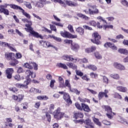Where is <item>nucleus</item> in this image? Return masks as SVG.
Wrapping results in <instances>:
<instances>
[{
	"mask_svg": "<svg viewBox=\"0 0 128 128\" xmlns=\"http://www.w3.org/2000/svg\"><path fill=\"white\" fill-rule=\"evenodd\" d=\"M10 44L6 42H0V46H4V48H6V46H9Z\"/></svg>",
	"mask_w": 128,
	"mask_h": 128,
	"instance_id": "4c0bfd02",
	"label": "nucleus"
},
{
	"mask_svg": "<svg viewBox=\"0 0 128 128\" xmlns=\"http://www.w3.org/2000/svg\"><path fill=\"white\" fill-rule=\"evenodd\" d=\"M9 6L11 8H13L14 10H19L21 11L22 10V8L14 4H10Z\"/></svg>",
	"mask_w": 128,
	"mask_h": 128,
	"instance_id": "2eb2a0df",
	"label": "nucleus"
},
{
	"mask_svg": "<svg viewBox=\"0 0 128 128\" xmlns=\"http://www.w3.org/2000/svg\"><path fill=\"white\" fill-rule=\"evenodd\" d=\"M16 88H28V86L26 84H22L20 83H17L14 84Z\"/></svg>",
	"mask_w": 128,
	"mask_h": 128,
	"instance_id": "a211bd4d",
	"label": "nucleus"
},
{
	"mask_svg": "<svg viewBox=\"0 0 128 128\" xmlns=\"http://www.w3.org/2000/svg\"><path fill=\"white\" fill-rule=\"evenodd\" d=\"M122 4L123 6H128V2L126 1V0H123L122 1Z\"/></svg>",
	"mask_w": 128,
	"mask_h": 128,
	"instance_id": "e2e57ef3",
	"label": "nucleus"
},
{
	"mask_svg": "<svg viewBox=\"0 0 128 128\" xmlns=\"http://www.w3.org/2000/svg\"><path fill=\"white\" fill-rule=\"evenodd\" d=\"M52 2H59V4H61L62 5V6H66V4H64V2H62V0H51Z\"/></svg>",
	"mask_w": 128,
	"mask_h": 128,
	"instance_id": "e433bc0d",
	"label": "nucleus"
},
{
	"mask_svg": "<svg viewBox=\"0 0 128 128\" xmlns=\"http://www.w3.org/2000/svg\"><path fill=\"white\" fill-rule=\"evenodd\" d=\"M65 4L69 6H78V4L70 0H66Z\"/></svg>",
	"mask_w": 128,
	"mask_h": 128,
	"instance_id": "f8f14e48",
	"label": "nucleus"
},
{
	"mask_svg": "<svg viewBox=\"0 0 128 128\" xmlns=\"http://www.w3.org/2000/svg\"><path fill=\"white\" fill-rule=\"evenodd\" d=\"M4 14H6V16H8L10 14V11L8 10V9H6L4 8L3 12H2Z\"/></svg>",
	"mask_w": 128,
	"mask_h": 128,
	"instance_id": "3c124183",
	"label": "nucleus"
},
{
	"mask_svg": "<svg viewBox=\"0 0 128 128\" xmlns=\"http://www.w3.org/2000/svg\"><path fill=\"white\" fill-rule=\"evenodd\" d=\"M18 74H22V72H24V70L22 67H19L17 70Z\"/></svg>",
	"mask_w": 128,
	"mask_h": 128,
	"instance_id": "c03bdc74",
	"label": "nucleus"
},
{
	"mask_svg": "<svg viewBox=\"0 0 128 128\" xmlns=\"http://www.w3.org/2000/svg\"><path fill=\"white\" fill-rule=\"evenodd\" d=\"M65 86H67L68 88H69L70 90H71L72 87L70 86V81H68V80H66Z\"/></svg>",
	"mask_w": 128,
	"mask_h": 128,
	"instance_id": "473e14b6",
	"label": "nucleus"
},
{
	"mask_svg": "<svg viewBox=\"0 0 128 128\" xmlns=\"http://www.w3.org/2000/svg\"><path fill=\"white\" fill-rule=\"evenodd\" d=\"M34 66H36V63L31 62L26 63L25 64H24V68H26L32 70V68H34Z\"/></svg>",
	"mask_w": 128,
	"mask_h": 128,
	"instance_id": "423d86ee",
	"label": "nucleus"
},
{
	"mask_svg": "<svg viewBox=\"0 0 128 128\" xmlns=\"http://www.w3.org/2000/svg\"><path fill=\"white\" fill-rule=\"evenodd\" d=\"M53 115L54 118L60 120L64 118V113L60 112V108H58L56 110L53 112Z\"/></svg>",
	"mask_w": 128,
	"mask_h": 128,
	"instance_id": "f257e3e1",
	"label": "nucleus"
},
{
	"mask_svg": "<svg viewBox=\"0 0 128 128\" xmlns=\"http://www.w3.org/2000/svg\"><path fill=\"white\" fill-rule=\"evenodd\" d=\"M63 98L64 100H66L67 104H72V102L70 100V94H68V93L66 92L64 94V95L63 96Z\"/></svg>",
	"mask_w": 128,
	"mask_h": 128,
	"instance_id": "7ed1b4c3",
	"label": "nucleus"
},
{
	"mask_svg": "<svg viewBox=\"0 0 128 128\" xmlns=\"http://www.w3.org/2000/svg\"><path fill=\"white\" fill-rule=\"evenodd\" d=\"M98 20H100V22H104L105 24H106V20H104V18H102V16H98L97 18Z\"/></svg>",
	"mask_w": 128,
	"mask_h": 128,
	"instance_id": "4d7b16f0",
	"label": "nucleus"
},
{
	"mask_svg": "<svg viewBox=\"0 0 128 128\" xmlns=\"http://www.w3.org/2000/svg\"><path fill=\"white\" fill-rule=\"evenodd\" d=\"M66 65L68 66L71 68H72L73 70H76L77 68L76 66V64H74V63L67 62Z\"/></svg>",
	"mask_w": 128,
	"mask_h": 128,
	"instance_id": "393cba45",
	"label": "nucleus"
},
{
	"mask_svg": "<svg viewBox=\"0 0 128 128\" xmlns=\"http://www.w3.org/2000/svg\"><path fill=\"white\" fill-rule=\"evenodd\" d=\"M94 56H95L96 58H98V60L102 58V55H100V54L98 53V52H95Z\"/></svg>",
	"mask_w": 128,
	"mask_h": 128,
	"instance_id": "58836bf2",
	"label": "nucleus"
},
{
	"mask_svg": "<svg viewBox=\"0 0 128 128\" xmlns=\"http://www.w3.org/2000/svg\"><path fill=\"white\" fill-rule=\"evenodd\" d=\"M110 76L114 80H120V75L118 74H111Z\"/></svg>",
	"mask_w": 128,
	"mask_h": 128,
	"instance_id": "bb28decb",
	"label": "nucleus"
},
{
	"mask_svg": "<svg viewBox=\"0 0 128 128\" xmlns=\"http://www.w3.org/2000/svg\"><path fill=\"white\" fill-rule=\"evenodd\" d=\"M104 110L106 112H107V113L108 112H112V108L108 106H104Z\"/></svg>",
	"mask_w": 128,
	"mask_h": 128,
	"instance_id": "c85d7f7f",
	"label": "nucleus"
},
{
	"mask_svg": "<svg viewBox=\"0 0 128 128\" xmlns=\"http://www.w3.org/2000/svg\"><path fill=\"white\" fill-rule=\"evenodd\" d=\"M45 2L46 0H39V1L36 2V8H44Z\"/></svg>",
	"mask_w": 128,
	"mask_h": 128,
	"instance_id": "9d476101",
	"label": "nucleus"
},
{
	"mask_svg": "<svg viewBox=\"0 0 128 128\" xmlns=\"http://www.w3.org/2000/svg\"><path fill=\"white\" fill-rule=\"evenodd\" d=\"M18 102H22V100H24V95L22 94H18Z\"/></svg>",
	"mask_w": 128,
	"mask_h": 128,
	"instance_id": "864d4df0",
	"label": "nucleus"
},
{
	"mask_svg": "<svg viewBox=\"0 0 128 128\" xmlns=\"http://www.w3.org/2000/svg\"><path fill=\"white\" fill-rule=\"evenodd\" d=\"M70 92H74V94H76L77 96H80V91H79L76 88H72L70 90Z\"/></svg>",
	"mask_w": 128,
	"mask_h": 128,
	"instance_id": "a878e982",
	"label": "nucleus"
},
{
	"mask_svg": "<svg viewBox=\"0 0 128 128\" xmlns=\"http://www.w3.org/2000/svg\"><path fill=\"white\" fill-rule=\"evenodd\" d=\"M60 82L59 86L60 88H66V86H64V81H61Z\"/></svg>",
	"mask_w": 128,
	"mask_h": 128,
	"instance_id": "680f3d73",
	"label": "nucleus"
},
{
	"mask_svg": "<svg viewBox=\"0 0 128 128\" xmlns=\"http://www.w3.org/2000/svg\"><path fill=\"white\" fill-rule=\"evenodd\" d=\"M68 28L69 30L72 32V34H74V28L72 27V26L70 24L68 26Z\"/></svg>",
	"mask_w": 128,
	"mask_h": 128,
	"instance_id": "ea45409f",
	"label": "nucleus"
},
{
	"mask_svg": "<svg viewBox=\"0 0 128 128\" xmlns=\"http://www.w3.org/2000/svg\"><path fill=\"white\" fill-rule=\"evenodd\" d=\"M40 92V90L38 89H36V88H31L30 89V92Z\"/></svg>",
	"mask_w": 128,
	"mask_h": 128,
	"instance_id": "79ce46f5",
	"label": "nucleus"
},
{
	"mask_svg": "<svg viewBox=\"0 0 128 128\" xmlns=\"http://www.w3.org/2000/svg\"><path fill=\"white\" fill-rule=\"evenodd\" d=\"M64 42L65 44H72V41L70 40H64Z\"/></svg>",
	"mask_w": 128,
	"mask_h": 128,
	"instance_id": "69168bd1",
	"label": "nucleus"
},
{
	"mask_svg": "<svg viewBox=\"0 0 128 128\" xmlns=\"http://www.w3.org/2000/svg\"><path fill=\"white\" fill-rule=\"evenodd\" d=\"M76 30L77 32H78L81 36H82L84 32V30L82 27H78Z\"/></svg>",
	"mask_w": 128,
	"mask_h": 128,
	"instance_id": "5701e85b",
	"label": "nucleus"
},
{
	"mask_svg": "<svg viewBox=\"0 0 128 128\" xmlns=\"http://www.w3.org/2000/svg\"><path fill=\"white\" fill-rule=\"evenodd\" d=\"M71 49L74 52H78L80 50V46L76 42H73L71 44Z\"/></svg>",
	"mask_w": 128,
	"mask_h": 128,
	"instance_id": "0eeeda50",
	"label": "nucleus"
},
{
	"mask_svg": "<svg viewBox=\"0 0 128 128\" xmlns=\"http://www.w3.org/2000/svg\"><path fill=\"white\" fill-rule=\"evenodd\" d=\"M88 68H89V70H94V72L95 70H98L96 66L94 65L89 64L88 66Z\"/></svg>",
	"mask_w": 128,
	"mask_h": 128,
	"instance_id": "cd10ccee",
	"label": "nucleus"
},
{
	"mask_svg": "<svg viewBox=\"0 0 128 128\" xmlns=\"http://www.w3.org/2000/svg\"><path fill=\"white\" fill-rule=\"evenodd\" d=\"M116 90H119V92H126V90H128V88H126L122 86H117Z\"/></svg>",
	"mask_w": 128,
	"mask_h": 128,
	"instance_id": "6ab92c4d",
	"label": "nucleus"
},
{
	"mask_svg": "<svg viewBox=\"0 0 128 128\" xmlns=\"http://www.w3.org/2000/svg\"><path fill=\"white\" fill-rule=\"evenodd\" d=\"M62 59L64 60H67V62H72V60H74V58H72V56L65 55L62 56Z\"/></svg>",
	"mask_w": 128,
	"mask_h": 128,
	"instance_id": "9b49d317",
	"label": "nucleus"
},
{
	"mask_svg": "<svg viewBox=\"0 0 128 128\" xmlns=\"http://www.w3.org/2000/svg\"><path fill=\"white\" fill-rule=\"evenodd\" d=\"M14 80H17L18 82L20 80V76L18 74L14 76Z\"/></svg>",
	"mask_w": 128,
	"mask_h": 128,
	"instance_id": "5fc2aeb1",
	"label": "nucleus"
},
{
	"mask_svg": "<svg viewBox=\"0 0 128 128\" xmlns=\"http://www.w3.org/2000/svg\"><path fill=\"white\" fill-rule=\"evenodd\" d=\"M25 26H26V28H25V30H26L27 32H32V30H33L32 28L30 26V25L28 24H26Z\"/></svg>",
	"mask_w": 128,
	"mask_h": 128,
	"instance_id": "2f4dec72",
	"label": "nucleus"
},
{
	"mask_svg": "<svg viewBox=\"0 0 128 128\" xmlns=\"http://www.w3.org/2000/svg\"><path fill=\"white\" fill-rule=\"evenodd\" d=\"M84 124H86V126H90V128H94V126H92V120H90V119H86L84 121Z\"/></svg>",
	"mask_w": 128,
	"mask_h": 128,
	"instance_id": "412c9836",
	"label": "nucleus"
},
{
	"mask_svg": "<svg viewBox=\"0 0 128 128\" xmlns=\"http://www.w3.org/2000/svg\"><path fill=\"white\" fill-rule=\"evenodd\" d=\"M9 90H10V92H12L14 93H16V92H18V88H16V87L10 88H9Z\"/></svg>",
	"mask_w": 128,
	"mask_h": 128,
	"instance_id": "a19ab883",
	"label": "nucleus"
},
{
	"mask_svg": "<svg viewBox=\"0 0 128 128\" xmlns=\"http://www.w3.org/2000/svg\"><path fill=\"white\" fill-rule=\"evenodd\" d=\"M24 4L26 6V8H29V10H30L32 8V4H30V3L26 2H24Z\"/></svg>",
	"mask_w": 128,
	"mask_h": 128,
	"instance_id": "c9c22d12",
	"label": "nucleus"
},
{
	"mask_svg": "<svg viewBox=\"0 0 128 128\" xmlns=\"http://www.w3.org/2000/svg\"><path fill=\"white\" fill-rule=\"evenodd\" d=\"M78 38V35H72V34L70 33L68 38Z\"/></svg>",
	"mask_w": 128,
	"mask_h": 128,
	"instance_id": "de8ad7c7",
	"label": "nucleus"
},
{
	"mask_svg": "<svg viewBox=\"0 0 128 128\" xmlns=\"http://www.w3.org/2000/svg\"><path fill=\"white\" fill-rule=\"evenodd\" d=\"M112 112H108L106 113V116L108 117V118H110V120H112L114 118V116H112Z\"/></svg>",
	"mask_w": 128,
	"mask_h": 128,
	"instance_id": "37998d69",
	"label": "nucleus"
},
{
	"mask_svg": "<svg viewBox=\"0 0 128 128\" xmlns=\"http://www.w3.org/2000/svg\"><path fill=\"white\" fill-rule=\"evenodd\" d=\"M76 72L77 76H84V73L80 70H76Z\"/></svg>",
	"mask_w": 128,
	"mask_h": 128,
	"instance_id": "49530a36",
	"label": "nucleus"
},
{
	"mask_svg": "<svg viewBox=\"0 0 128 128\" xmlns=\"http://www.w3.org/2000/svg\"><path fill=\"white\" fill-rule=\"evenodd\" d=\"M30 76H26V81L24 82V84H25V86H28V84H30V82H32V79L30 78Z\"/></svg>",
	"mask_w": 128,
	"mask_h": 128,
	"instance_id": "b1692460",
	"label": "nucleus"
},
{
	"mask_svg": "<svg viewBox=\"0 0 128 128\" xmlns=\"http://www.w3.org/2000/svg\"><path fill=\"white\" fill-rule=\"evenodd\" d=\"M78 16L81 18H84V20H88V17L82 14H78Z\"/></svg>",
	"mask_w": 128,
	"mask_h": 128,
	"instance_id": "f704fd0d",
	"label": "nucleus"
},
{
	"mask_svg": "<svg viewBox=\"0 0 128 128\" xmlns=\"http://www.w3.org/2000/svg\"><path fill=\"white\" fill-rule=\"evenodd\" d=\"M74 118H75L76 120L78 118H84V114L80 112H76L74 114Z\"/></svg>",
	"mask_w": 128,
	"mask_h": 128,
	"instance_id": "4468645a",
	"label": "nucleus"
},
{
	"mask_svg": "<svg viewBox=\"0 0 128 128\" xmlns=\"http://www.w3.org/2000/svg\"><path fill=\"white\" fill-rule=\"evenodd\" d=\"M54 82H56V80H51L50 82V88H52L54 86Z\"/></svg>",
	"mask_w": 128,
	"mask_h": 128,
	"instance_id": "774afa93",
	"label": "nucleus"
},
{
	"mask_svg": "<svg viewBox=\"0 0 128 128\" xmlns=\"http://www.w3.org/2000/svg\"><path fill=\"white\" fill-rule=\"evenodd\" d=\"M92 36L94 37V40H91V42H94V44H100V36L98 34V33L97 32H95L93 34Z\"/></svg>",
	"mask_w": 128,
	"mask_h": 128,
	"instance_id": "f03ea898",
	"label": "nucleus"
},
{
	"mask_svg": "<svg viewBox=\"0 0 128 128\" xmlns=\"http://www.w3.org/2000/svg\"><path fill=\"white\" fill-rule=\"evenodd\" d=\"M5 58L7 60H12L14 58V53H5Z\"/></svg>",
	"mask_w": 128,
	"mask_h": 128,
	"instance_id": "6e6552de",
	"label": "nucleus"
},
{
	"mask_svg": "<svg viewBox=\"0 0 128 128\" xmlns=\"http://www.w3.org/2000/svg\"><path fill=\"white\" fill-rule=\"evenodd\" d=\"M92 120L94 122L95 124H96L97 126H102V122H100V120L94 118L92 117Z\"/></svg>",
	"mask_w": 128,
	"mask_h": 128,
	"instance_id": "aec40b11",
	"label": "nucleus"
},
{
	"mask_svg": "<svg viewBox=\"0 0 128 128\" xmlns=\"http://www.w3.org/2000/svg\"><path fill=\"white\" fill-rule=\"evenodd\" d=\"M46 118H47V120L49 122H50L52 118H50V114L46 112Z\"/></svg>",
	"mask_w": 128,
	"mask_h": 128,
	"instance_id": "603ef678",
	"label": "nucleus"
},
{
	"mask_svg": "<svg viewBox=\"0 0 128 128\" xmlns=\"http://www.w3.org/2000/svg\"><path fill=\"white\" fill-rule=\"evenodd\" d=\"M102 123L104 124H106V126H110V122H108L106 120H103L102 121Z\"/></svg>",
	"mask_w": 128,
	"mask_h": 128,
	"instance_id": "8fccbe9b",
	"label": "nucleus"
},
{
	"mask_svg": "<svg viewBox=\"0 0 128 128\" xmlns=\"http://www.w3.org/2000/svg\"><path fill=\"white\" fill-rule=\"evenodd\" d=\"M18 64V61L16 59L13 58L12 60H11L10 64L12 66H16V64Z\"/></svg>",
	"mask_w": 128,
	"mask_h": 128,
	"instance_id": "c756f323",
	"label": "nucleus"
},
{
	"mask_svg": "<svg viewBox=\"0 0 128 128\" xmlns=\"http://www.w3.org/2000/svg\"><path fill=\"white\" fill-rule=\"evenodd\" d=\"M88 10L90 14H98L100 12L98 9L96 8L94 9V10H92V9L89 8Z\"/></svg>",
	"mask_w": 128,
	"mask_h": 128,
	"instance_id": "f3484780",
	"label": "nucleus"
},
{
	"mask_svg": "<svg viewBox=\"0 0 128 128\" xmlns=\"http://www.w3.org/2000/svg\"><path fill=\"white\" fill-rule=\"evenodd\" d=\"M30 34H32V36H34L35 38H40L42 40V38H44V37L42 36L41 35H40L38 32H36V31L33 30H32L31 31H30Z\"/></svg>",
	"mask_w": 128,
	"mask_h": 128,
	"instance_id": "1a4fd4ad",
	"label": "nucleus"
},
{
	"mask_svg": "<svg viewBox=\"0 0 128 128\" xmlns=\"http://www.w3.org/2000/svg\"><path fill=\"white\" fill-rule=\"evenodd\" d=\"M114 66L115 68H117V70H126V67L120 64H118V62L114 63Z\"/></svg>",
	"mask_w": 128,
	"mask_h": 128,
	"instance_id": "20e7f679",
	"label": "nucleus"
},
{
	"mask_svg": "<svg viewBox=\"0 0 128 128\" xmlns=\"http://www.w3.org/2000/svg\"><path fill=\"white\" fill-rule=\"evenodd\" d=\"M88 24H90V26H96V22L94 20L90 21L88 23Z\"/></svg>",
	"mask_w": 128,
	"mask_h": 128,
	"instance_id": "13d9d810",
	"label": "nucleus"
},
{
	"mask_svg": "<svg viewBox=\"0 0 128 128\" xmlns=\"http://www.w3.org/2000/svg\"><path fill=\"white\" fill-rule=\"evenodd\" d=\"M32 72V70H28L26 72V74H28L27 76H30Z\"/></svg>",
	"mask_w": 128,
	"mask_h": 128,
	"instance_id": "338daca9",
	"label": "nucleus"
},
{
	"mask_svg": "<svg viewBox=\"0 0 128 128\" xmlns=\"http://www.w3.org/2000/svg\"><path fill=\"white\" fill-rule=\"evenodd\" d=\"M50 28L52 30H54V32H56V27L55 26L50 24Z\"/></svg>",
	"mask_w": 128,
	"mask_h": 128,
	"instance_id": "bf43d9fd",
	"label": "nucleus"
},
{
	"mask_svg": "<svg viewBox=\"0 0 128 128\" xmlns=\"http://www.w3.org/2000/svg\"><path fill=\"white\" fill-rule=\"evenodd\" d=\"M16 34H18V36H24V34H22V33L20 32L18 30L16 29Z\"/></svg>",
	"mask_w": 128,
	"mask_h": 128,
	"instance_id": "052dcab7",
	"label": "nucleus"
},
{
	"mask_svg": "<svg viewBox=\"0 0 128 128\" xmlns=\"http://www.w3.org/2000/svg\"><path fill=\"white\" fill-rule=\"evenodd\" d=\"M124 38V36H122V34H120L119 35H118L117 36H116V40H120V38L122 39Z\"/></svg>",
	"mask_w": 128,
	"mask_h": 128,
	"instance_id": "0e129e2a",
	"label": "nucleus"
},
{
	"mask_svg": "<svg viewBox=\"0 0 128 128\" xmlns=\"http://www.w3.org/2000/svg\"><path fill=\"white\" fill-rule=\"evenodd\" d=\"M58 64L59 68H64V70H68V66H66V64L60 63Z\"/></svg>",
	"mask_w": 128,
	"mask_h": 128,
	"instance_id": "7c9ffc66",
	"label": "nucleus"
},
{
	"mask_svg": "<svg viewBox=\"0 0 128 128\" xmlns=\"http://www.w3.org/2000/svg\"><path fill=\"white\" fill-rule=\"evenodd\" d=\"M104 92H99L98 94V100H102V98H104Z\"/></svg>",
	"mask_w": 128,
	"mask_h": 128,
	"instance_id": "09e8293b",
	"label": "nucleus"
},
{
	"mask_svg": "<svg viewBox=\"0 0 128 128\" xmlns=\"http://www.w3.org/2000/svg\"><path fill=\"white\" fill-rule=\"evenodd\" d=\"M82 110H84V112H90V107L87 104H82Z\"/></svg>",
	"mask_w": 128,
	"mask_h": 128,
	"instance_id": "ddd939ff",
	"label": "nucleus"
},
{
	"mask_svg": "<svg viewBox=\"0 0 128 128\" xmlns=\"http://www.w3.org/2000/svg\"><path fill=\"white\" fill-rule=\"evenodd\" d=\"M60 34L63 38H68L70 36V32H68L66 30H64V32H60Z\"/></svg>",
	"mask_w": 128,
	"mask_h": 128,
	"instance_id": "4be33fe9",
	"label": "nucleus"
},
{
	"mask_svg": "<svg viewBox=\"0 0 128 128\" xmlns=\"http://www.w3.org/2000/svg\"><path fill=\"white\" fill-rule=\"evenodd\" d=\"M21 12L22 13V14L25 16H26V18H30V14H28L26 12H25L24 9H22V10Z\"/></svg>",
	"mask_w": 128,
	"mask_h": 128,
	"instance_id": "72a5a7b5",
	"label": "nucleus"
},
{
	"mask_svg": "<svg viewBox=\"0 0 128 128\" xmlns=\"http://www.w3.org/2000/svg\"><path fill=\"white\" fill-rule=\"evenodd\" d=\"M103 82H104V84H108V78H106V76H103Z\"/></svg>",
	"mask_w": 128,
	"mask_h": 128,
	"instance_id": "6e6d98bb",
	"label": "nucleus"
},
{
	"mask_svg": "<svg viewBox=\"0 0 128 128\" xmlns=\"http://www.w3.org/2000/svg\"><path fill=\"white\" fill-rule=\"evenodd\" d=\"M118 52L120 54H125V56L128 54V50L126 48H120L118 50Z\"/></svg>",
	"mask_w": 128,
	"mask_h": 128,
	"instance_id": "dca6fc26",
	"label": "nucleus"
},
{
	"mask_svg": "<svg viewBox=\"0 0 128 128\" xmlns=\"http://www.w3.org/2000/svg\"><path fill=\"white\" fill-rule=\"evenodd\" d=\"M6 72L7 78H12V72H14V69L12 68H8Z\"/></svg>",
	"mask_w": 128,
	"mask_h": 128,
	"instance_id": "39448f33",
	"label": "nucleus"
},
{
	"mask_svg": "<svg viewBox=\"0 0 128 128\" xmlns=\"http://www.w3.org/2000/svg\"><path fill=\"white\" fill-rule=\"evenodd\" d=\"M75 106L78 109L80 110H82V107L80 106V104L78 103H76L75 104Z\"/></svg>",
	"mask_w": 128,
	"mask_h": 128,
	"instance_id": "a18cd8bd",
	"label": "nucleus"
}]
</instances>
